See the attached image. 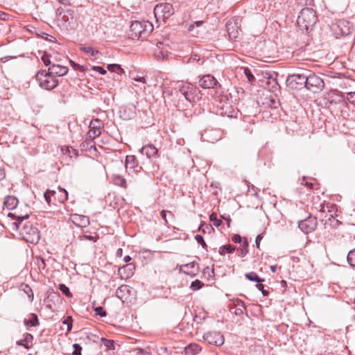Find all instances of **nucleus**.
<instances>
[{
  "label": "nucleus",
  "instance_id": "f257e3e1",
  "mask_svg": "<svg viewBox=\"0 0 355 355\" xmlns=\"http://www.w3.org/2000/svg\"><path fill=\"white\" fill-rule=\"evenodd\" d=\"M8 216L15 219L12 225L13 228L19 230L22 239L27 243L37 244L40 239V233L38 229L33 226L30 222H24V220L29 217L28 214L24 216L17 214V213L10 212Z\"/></svg>",
  "mask_w": 355,
  "mask_h": 355
},
{
  "label": "nucleus",
  "instance_id": "f03ea898",
  "mask_svg": "<svg viewBox=\"0 0 355 355\" xmlns=\"http://www.w3.org/2000/svg\"><path fill=\"white\" fill-rule=\"evenodd\" d=\"M317 21L318 16L316 12L310 8H303L297 20L300 28L306 31H308L309 29L312 30Z\"/></svg>",
  "mask_w": 355,
  "mask_h": 355
},
{
  "label": "nucleus",
  "instance_id": "7ed1b4c3",
  "mask_svg": "<svg viewBox=\"0 0 355 355\" xmlns=\"http://www.w3.org/2000/svg\"><path fill=\"white\" fill-rule=\"evenodd\" d=\"M130 35L132 39L137 37L144 40L146 38L153 30V26L148 21H135L130 25Z\"/></svg>",
  "mask_w": 355,
  "mask_h": 355
},
{
  "label": "nucleus",
  "instance_id": "20e7f679",
  "mask_svg": "<svg viewBox=\"0 0 355 355\" xmlns=\"http://www.w3.org/2000/svg\"><path fill=\"white\" fill-rule=\"evenodd\" d=\"M218 98L216 114L228 118L233 117L234 110L232 106V101L228 98L227 94L218 96Z\"/></svg>",
  "mask_w": 355,
  "mask_h": 355
},
{
  "label": "nucleus",
  "instance_id": "39448f33",
  "mask_svg": "<svg viewBox=\"0 0 355 355\" xmlns=\"http://www.w3.org/2000/svg\"><path fill=\"white\" fill-rule=\"evenodd\" d=\"M35 78L40 86L48 90L54 89L58 84V78L46 70L39 71Z\"/></svg>",
  "mask_w": 355,
  "mask_h": 355
},
{
  "label": "nucleus",
  "instance_id": "423d86ee",
  "mask_svg": "<svg viewBox=\"0 0 355 355\" xmlns=\"http://www.w3.org/2000/svg\"><path fill=\"white\" fill-rule=\"evenodd\" d=\"M324 87L323 80L313 73L306 71L305 87L313 93L321 92Z\"/></svg>",
  "mask_w": 355,
  "mask_h": 355
},
{
  "label": "nucleus",
  "instance_id": "0eeeda50",
  "mask_svg": "<svg viewBox=\"0 0 355 355\" xmlns=\"http://www.w3.org/2000/svg\"><path fill=\"white\" fill-rule=\"evenodd\" d=\"M178 90L185 99L189 102L195 101L200 98L199 89L191 83L180 85Z\"/></svg>",
  "mask_w": 355,
  "mask_h": 355
},
{
  "label": "nucleus",
  "instance_id": "6e6552de",
  "mask_svg": "<svg viewBox=\"0 0 355 355\" xmlns=\"http://www.w3.org/2000/svg\"><path fill=\"white\" fill-rule=\"evenodd\" d=\"M306 71L289 75L286 80V85L292 89H301L306 85Z\"/></svg>",
  "mask_w": 355,
  "mask_h": 355
},
{
  "label": "nucleus",
  "instance_id": "1a4fd4ad",
  "mask_svg": "<svg viewBox=\"0 0 355 355\" xmlns=\"http://www.w3.org/2000/svg\"><path fill=\"white\" fill-rule=\"evenodd\" d=\"M175 12L173 5L169 3H162L154 8V14L156 19L165 20L168 19Z\"/></svg>",
  "mask_w": 355,
  "mask_h": 355
},
{
  "label": "nucleus",
  "instance_id": "9d476101",
  "mask_svg": "<svg viewBox=\"0 0 355 355\" xmlns=\"http://www.w3.org/2000/svg\"><path fill=\"white\" fill-rule=\"evenodd\" d=\"M331 30L336 37L348 35L352 33V24L345 19H339L332 24Z\"/></svg>",
  "mask_w": 355,
  "mask_h": 355
},
{
  "label": "nucleus",
  "instance_id": "9b49d317",
  "mask_svg": "<svg viewBox=\"0 0 355 355\" xmlns=\"http://www.w3.org/2000/svg\"><path fill=\"white\" fill-rule=\"evenodd\" d=\"M317 226V217L311 215L306 218L298 221V227L304 234L313 232L316 230Z\"/></svg>",
  "mask_w": 355,
  "mask_h": 355
},
{
  "label": "nucleus",
  "instance_id": "f8f14e48",
  "mask_svg": "<svg viewBox=\"0 0 355 355\" xmlns=\"http://www.w3.org/2000/svg\"><path fill=\"white\" fill-rule=\"evenodd\" d=\"M89 128V130L87 132V136L89 138L96 139L101 135L102 130L104 128V124L101 119L96 118L90 121Z\"/></svg>",
  "mask_w": 355,
  "mask_h": 355
},
{
  "label": "nucleus",
  "instance_id": "ddd939ff",
  "mask_svg": "<svg viewBox=\"0 0 355 355\" xmlns=\"http://www.w3.org/2000/svg\"><path fill=\"white\" fill-rule=\"evenodd\" d=\"M203 339L210 345L221 346L223 345L225 338L219 331H208L204 334Z\"/></svg>",
  "mask_w": 355,
  "mask_h": 355
},
{
  "label": "nucleus",
  "instance_id": "4468645a",
  "mask_svg": "<svg viewBox=\"0 0 355 355\" xmlns=\"http://www.w3.org/2000/svg\"><path fill=\"white\" fill-rule=\"evenodd\" d=\"M199 85L203 89H216L220 87V85L216 78L211 74L203 75L200 77Z\"/></svg>",
  "mask_w": 355,
  "mask_h": 355
},
{
  "label": "nucleus",
  "instance_id": "2eb2a0df",
  "mask_svg": "<svg viewBox=\"0 0 355 355\" xmlns=\"http://www.w3.org/2000/svg\"><path fill=\"white\" fill-rule=\"evenodd\" d=\"M314 209H316L321 215H329L331 214H336L337 212L336 205L330 202L323 201L318 205H315Z\"/></svg>",
  "mask_w": 355,
  "mask_h": 355
},
{
  "label": "nucleus",
  "instance_id": "dca6fc26",
  "mask_svg": "<svg viewBox=\"0 0 355 355\" xmlns=\"http://www.w3.org/2000/svg\"><path fill=\"white\" fill-rule=\"evenodd\" d=\"M336 213L329 215L320 216V218L325 228H336L340 224V222L336 218Z\"/></svg>",
  "mask_w": 355,
  "mask_h": 355
},
{
  "label": "nucleus",
  "instance_id": "f3484780",
  "mask_svg": "<svg viewBox=\"0 0 355 355\" xmlns=\"http://www.w3.org/2000/svg\"><path fill=\"white\" fill-rule=\"evenodd\" d=\"M94 138H89L87 136L86 139L80 144V147L82 151L89 152L92 155H97V149L96 148V142Z\"/></svg>",
  "mask_w": 355,
  "mask_h": 355
},
{
  "label": "nucleus",
  "instance_id": "a211bd4d",
  "mask_svg": "<svg viewBox=\"0 0 355 355\" xmlns=\"http://www.w3.org/2000/svg\"><path fill=\"white\" fill-rule=\"evenodd\" d=\"M125 168L128 172L139 173L141 166L138 164V161L135 155H127L125 157Z\"/></svg>",
  "mask_w": 355,
  "mask_h": 355
},
{
  "label": "nucleus",
  "instance_id": "6ab92c4d",
  "mask_svg": "<svg viewBox=\"0 0 355 355\" xmlns=\"http://www.w3.org/2000/svg\"><path fill=\"white\" fill-rule=\"evenodd\" d=\"M239 19L232 18L226 23V31L230 39H236L239 35Z\"/></svg>",
  "mask_w": 355,
  "mask_h": 355
},
{
  "label": "nucleus",
  "instance_id": "aec40b11",
  "mask_svg": "<svg viewBox=\"0 0 355 355\" xmlns=\"http://www.w3.org/2000/svg\"><path fill=\"white\" fill-rule=\"evenodd\" d=\"M135 266L133 263H128L125 266L120 267L118 269V275L121 279H128L134 275Z\"/></svg>",
  "mask_w": 355,
  "mask_h": 355
},
{
  "label": "nucleus",
  "instance_id": "412c9836",
  "mask_svg": "<svg viewBox=\"0 0 355 355\" xmlns=\"http://www.w3.org/2000/svg\"><path fill=\"white\" fill-rule=\"evenodd\" d=\"M202 136L207 141L214 144L220 139L221 133L218 130H205Z\"/></svg>",
  "mask_w": 355,
  "mask_h": 355
},
{
  "label": "nucleus",
  "instance_id": "4be33fe9",
  "mask_svg": "<svg viewBox=\"0 0 355 355\" xmlns=\"http://www.w3.org/2000/svg\"><path fill=\"white\" fill-rule=\"evenodd\" d=\"M277 73L274 72L266 81V88L272 92H275L279 90L280 86L277 80Z\"/></svg>",
  "mask_w": 355,
  "mask_h": 355
},
{
  "label": "nucleus",
  "instance_id": "5701e85b",
  "mask_svg": "<svg viewBox=\"0 0 355 355\" xmlns=\"http://www.w3.org/2000/svg\"><path fill=\"white\" fill-rule=\"evenodd\" d=\"M57 15L60 20L64 22H67L69 19H73L74 16V11L70 8L64 9L62 7L56 10Z\"/></svg>",
  "mask_w": 355,
  "mask_h": 355
},
{
  "label": "nucleus",
  "instance_id": "b1692460",
  "mask_svg": "<svg viewBox=\"0 0 355 355\" xmlns=\"http://www.w3.org/2000/svg\"><path fill=\"white\" fill-rule=\"evenodd\" d=\"M141 152L143 155H146L149 159H154L159 157L158 149L153 144L144 146Z\"/></svg>",
  "mask_w": 355,
  "mask_h": 355
},
{
  "label": "nucleus",
  "instance_id": "393cba45",
  "mask_svg": "<svg viewBox=\"0 0 355 355\" xmlns=\"http://www.w3.org/2000/svg\"><path fill=\"white\" fill-rule=\"evenodd\" d=\"M33 336L29 333H24L23 338L16 342L17 345L22 346L26 349H29L33 347Z\"/></svg>",
  "mask_w": 355,
  "mask_h": 355
},
{
  "label": "nucleus",
  "instance_id": "a878e982",
  "mask_svg": "<svg viewBox=\"0 0 355 355\" xmlns=\"http://www.w3.org/2000/svg\"><path fill=\"white\" fill-rule=\"evenodd\" d=\"M48 72L55 77L56 76H62L67 74L68 72V68L60 64H52L49 68Z\"/></svg>",
  "mask_w": 355,
  "mask_h": 355
},
{
  "label": "nucleus",
  "instance_id": "bb28decb",
  "mask_svg": "<svg viewBox=\"0 0 355 355\" xmlns=\"http://www.w3.org/2000/svg\"><path fill=\"white\" fill-rule=\"evenodd\" d=\"M130 286L123 284L120 286L116 291V296L122 301L127 300L130 294Z\"/></svg>",
  "mask_w": 355,
  "mask_h": 355
},
{
  "label": "nucleus",
  "instance_id": "cd10ccee",
  "mask_svg": "<svg viewBox=\"0 0 355 355\" xmlns=\"http://www.w3.org/2000/svg\"><path fill=\"white\" fill-rule=\"evenodd\" d=\"M73 221L74 224L80 227H85L89 225V218L83 215H74Z\"/></svg>",
  "mask_w": 355,
  "mask_h": 355
},
{
  "label": "nucleus",
  "instance_id": "c85d7f7f",
  "mask_svg": "<svg viewBox=\"0 0 355 355\" xmlns=\"http://www.w3.org/2000/svg\"><path fill=\"white\" fill-rule=\"evenodd\" d=\"M24 324L27 327H37L40 325V322L37 314L30 313L28 319H25L24 321Z\"/></svg>",
  "mask_w": 355,
  "mask_h": 355
},
{
  "label": "nucleus",
  "instance_id": "c756f323",
  "mask_svg": "<svg viewBox=\"0 0 355 355\" xmlns=\"http://www.w3.org/2000/svg\"><path fill=\"white\" fill-rule=\"evenodd\" d=\"M18 204V199L12 196H7L5 200L3 205L8 209H14L16 208Z\"/></svg>",
  "mask_w": 355,
  "mask_h": 355
},
{
  "label": "nucleus",
  "instance_id": "7c9ffc66",
  "mask_svg": "<svg viewBox=\"0 0 355 355\" xmlns=\"http://www.w3.org/2000/svg\"><path fill=\"white\" fill-rule=\"evenodd\" d=\"M98 238V235L96 233H94V235H92L89 232H83L78 236V239L80 241L88 240L92 242H96Z\"/></svg>",
  "mask_w": 355,
  "mask_h": 355
},
{
  "label": "nucleus",
  "instance_id": "2f4dec72",
  "mask_svg": "<svg viewBox=\"0 0 355 355\" xmlns=\"http://www.w3.org/2000/svg\"><path fill=\"white\" fill-rule=\"evenodd\" d=\"M201 351V347L196 343L189 344L185 347L186 354L196 355Z\"/></svg>",
  "mask_w": 355,
  "mask_h": 355
},
{
  "label": "nucleus",
  "instance_id": "473e14b6",
  "mask_svg": "<svg viewBox=\"0 0 355 355\" xmlns=\"http://www.w3.org/2000/svg\"><path fill=\"white\" fill-rule=\"evenodd\" d=\"M236 249V246L231 244H227L220 247L218 252L220 255L224 256L226 253L232 254Z\"/></svg>",
  "mask_w": 355,
  "mask_h": 355
},
{
  "label": "nucleus",
  "instance_id": "72a5a7b5",
  "mask_svg": "<svg viewBox=\"0 0 355 355\" xmlns=\"http://www.w3.org/2000/svg\"><path fill=\"white\" fill-rule=\"evenodd\" d=\"M245 277L249 281L257 282V284L265 281L264 279L260 277L255 272H247L245 274Z\"/></svg>",
  "mask_w": 355,
  "mask_h": 355
},
{
  "label": "nucleus",
  "instance_id": "f704fd0d",
  "mask_svg": "<svg viewBox=\"0 0 355 355\" xmlns=\"http://www.w3.org/2000/svg\"><path fill=\"white\" fill-rule=\"evenodd\" d=\"M113 182L114 184L123 187L124 189L127 188V182L126 180L121 175H116L113 177Z\"/></svg>",
  "mask_w": 355,
  "mask_h": 355
},
{
  "label": "nucleus",
  "instance_id": "c9c22d12",
  "mask_svg": "<svg viewBox=\"0 0 355 355\" xmlns=\"http://www.w3.org/2000/svg\"><path fill=\"white\" fill-rule=\"evenodd\" d=\"M56 192L55 191H51V190H47L44 193V199L46 200V202H47V204L49 205H50L51 203L53 204V205H55V202H52V198H53L54 199L56 198Z\"/></svg>",
  "mask_w": 355,
  "mask_h": 355
},
{
  "label": "nucleus",
  "instance_id": "e433bc0d",
  "mask_svg": "<svg viewBox=\"0 0 355 355\" xmlns=\"http://www.w3.org/2000/svg\"><path fill=\"white\" fill-rule=\"evenodd\" d=\"M107 69L111 71L114 72L118 74H121L122 73H124V70L121 67L119 64H108L107 67Z\"/></svg>",
  "mask_w": 355,
  "mask_h": 355
},
{
  "label": "nucleus",
  "instance_id": "4c0bfd02",
  "mask_svg": "<svg viewBox=\"0 0 355 355\" xmlns=\"http://www.w3.org/2000/svg\"><path fill=\"white\" fill-rule=\"evenodd\" d=\"M163 44L162 43H158L157 44V49L155 50V56L158 57V58H162L163 59L166 58L167 57V51H163L162 49H161V46H162Z\"/></svg>",
  "mask_w": 355,
  "mask_h": 355
},
{
  "label": "nucleus",
  "instance_id": "58836bf2",
  "mask_svg": "<svg viewBox=\"0 0 355 355\" xmlns=\"http://www.w3.org/2000/svg\"><path fill=\"white\" fill-rule=\"evenodd\" d=\"M80 50L86 53H89L91 56L96 57L97 55L100 54V52L98 50L94 49L92 46H83L80 48Z\"/></svg>",
  "mask_w": 355,
  "mask_h": 355
},
{
  "label": "nucleus",
  "instance_id": "ea45409f",
  "mask_svg": "<svg viewBox=\"0 0 355 355\" xmlns=\"http://www.w3.org/2000/svg\"><path fill=\"white\" fill-rule=\"evenodd\" d=\"M62 322L63 324H66L67 327V332H70L72 329L73 327V318L71 316L69 315L66 318H64L62 320Z\"/></svg>",
  "mask_w": 355,
  "mask_h": 355
},
{
  "label": "nucleus",
  "instance_id": "a19ab883",
  "mask_svg": "<svg viewBox=\"0 0 355 355\" xmlns=\"http://www.w3.org/2000/svg\"><path fill=\"white\" fill-rule=\"evenodd\" d=\"M347 262L352 268H355V248L350 250L347 254Z\"/></svg>",
  "mask_w": 355,
  "mask_h": 355
},
{
  "label": "nucleus",
  "instance_id": "79ce46f5",
  "mask_svg": "<svg viewBox=\"0 0 355 355\" xmlns=\"http://www.w3.org/2000/svg\"><path fill=\"white\" fill-rule=\"evenodd\" d=\"M202 273L204 277L209 280L214 276V270L207 266L204 268Z\"/></svg>",
  "mask_w": 355,
  "mask_h": 355
},
{
  "label": "nucleus",
  "instance_id": "37998d69",
  "mask_svg": "<svg viewBox=\"0 0 355 355\" xmlns=\"http://www.w3.org/2000/svg\"><path fill=\"white\" fill-rule=\"evenodd\" d=\"M204 283H202L201 281L198 279H196L195 281H193L191 284L190 288L193 291H198L200 288H202L204 286Z\"/></svg>",
  "mask_w": 355,
  "mask_h": 355
},
{
  "label": "nucleus",
  "instance_id": "c03bdc74",
  "mask_svg": "<svg viewBox=\"0 0 355 355\" xmlns=\"http://www.w3.org/2000/svg\"><path fill=\"white\" fill-rule=\"evenodd\" d=\"M21 290L24 291L25 293L27 294L28 297L33 300V292L31 288L26 284H23L21 286Z\"/></svg>",
  "mask_w": 355,
  "mask_h": 355
},
{
  "label": "nucleus",
  "instance_id": "a18cd8bd",
  "mask_svg": "<svg viewBox=\"0 0 355 355\" xmlns=\"http://www.w3.org/2000/svg\"><path fill=\"white\" fill-rule=\"evenodd\" d=\"M59 289L67 297H72V293L70 292L69 288L65 284H59Z\"/></svg>",
  "mask_w": 355,
  "mask_h": 355
},
{
  "label": "nucleus",
  "instance_id": "49530a36",
  "mask_svg": "<svg viewBox=\"0 0 355 355\" xmlns=\"http://www.w3.org/2000/svg\"><path fill=\"white\" fill-rule=\"evenodd\" d=\"M66 148V153H68L69 155L71 157L73 155L75 157H78L79 154H78V150L72 148V147H69V146H67L65 147Z\"/></svg>",
  "mask_w": 355,
  "mask_h": 355
},
{
  "label": "nucleus",
  "instance_id": "de8ad7c7",
  "mask_svg": "<svg viewBox=\"0 0 355 355\" xmlns=\"http://www.w3.org/2000/svg\"><path fill=\"white\" fill-rule=\"evenodd\" d=\"M102 343L107 349H112L114 348V342L112 340L103 338L102 339Z\"/></svg>",
  "mask_w": 355,
  "mask_h": 355
},
{
  "label": "nucleus",
  "instance_id": "09e8293b",
  "mask_svg": "<svg viewBox=\"0 0 355 355\" xmlns=\"http://www.w3.org/2000/svg\"><path fill=\"white\" fill-rule=\"evenodd\" d=\"M195 239L196 240V241L201 245V246L202 247V248L207 250V245L206 244V243L204 241V239L202 237V235L200 234H196L195 236Z\"/></svg>",
  "mask_w": 355,
  "mask_h": 355
},
{
  "label": "nucleus",
  "instance_id": "8fccbe9b",
  "mask_svg": "<svg viewBox=\"0 0 355 355\" xmlns=\"http://www.w3.org/2000/svg\"><path fill=\"white\" fill-rule=\"evenodd\" d=\"M346 99L349 103L355 105V92H347L346 94Z\"/></svg>",
  "mask_w": 355,
  "mask_h": 355
},
{
  "label": "nucleus",
  "instance_id": "3c124183",
  "mask_svg": "<svg viewBox=\"0 0 355 355\" xmlns=\"http://www.w3.org/2000/svg\"><path fill=\"white\" fill-rule=\"evenodd\" d=\"M230 312L234 313L236 315H241L243 313V309L240 307H236L235 306L230 307Z\"/></svg>",
  "mask_w": 355,
  "mask_h": 355
},
{
  "label": "nucleus",
  "instance_id": "603ef678",
  "mask_svg": "<svg viewBox=\"0 0 355 355\" xmlns=\"http://www.w3.org/2000/svg\"><path fill=\"white\" fill-rule=\"evenodd\" d=\"M60 192H61V196L59 197V201L60 202H64L65 200L68 199V192L64 189L60 188Z\"/></svg>",
  "mask_w": 355,
  "mask_h": 355
},
{
  "label": "nucleus",
  "instance_id": "864d4df0",
  "mask_svg": "<svg viewBox=\"0 0 355 355\" xmlns=\"http://www.w3.org/2000/svg\"><path fill=\"white\" fill-rule=\"evenodd\" d=\"M94 311H95L96 315H98L101 317H105L107 315L106 311L104 310V309L102 306L96 307Z\"/></svg>",
  "mask_w": 355,
  "mask_h": 355
},
{
  "label": "nucleus",
  "instance_id": "5fc2aeb1",
  "mask_svg": "<svg viewBox=\"0 0 355 355\" xmlns=\"http://www.w3.org/2000/svg\"><path fill=\"white\" fill-rule=\"evenodd\" d=\"M233 305L236 307H240L243 309H246L244 302L240 299H236V300H234Z\"/></svg>",
  "mask_w": 355,
  "mask_h": 355
},
{
  "label": "nucleus",
  "instance_id": "6e6d98bb",
  "mask_svg": "<svg viewBox=\"0 0 355 355\" xmlns=\"http://www.w3.org/2000/svg\"><path fill=\"white\" fill-rule=\"evenodd\" d=\"M211 229H212L211 225L205 223L201 224L198 227V230L202 231L204 233H205L207 231L209 232Z\"/></svg>",
  "mask_w": 355,
  "mask_h": 355
},
{
  "label": "nucleus",
  "instance_id": "4d7b16f0",
  "mask_svg": "<svg viewBox=\"0 0 355 355\" xmlns=\"http://www.w3.org/2000/svg\"><path fill=\"white\" fill-rule=\"evenodd\" d=\"M167 213H168L170 215L173 216V213L171 211L162 210L161 211V213H160L161 217H162V218L163 219V220L164 222V225H166V226L168 225V220L166 219V214Z\"/></svg>",
  "mask_w": 355,
  "mask_h": 355
},
{
  "label": "nucleus",
  "instance_id": "13d9d810",
  "mask_svg": "<svg viewBox=\"0 0 355 355\" xmlns=\"http://www.w3.org/2000/svg\"><path fill=\"white\" fill-rule=\"evenodd\" d=\"M73 352L71 355H81L82 347L79 344H73Z\"/></svg>",
  "mask_w": 355,
  "mask_h": 355
},
{
  "label": "nucleus",
  "instance_id": "bf43d9fd",
  "mask_svg": "<svg viewBox=\"0 0 355 355\" xmlns=\"http://www.w3.org/2000/svg\"><path fill=\"white\" fill-rule=\"evenodd\" d=\"M42 62H44L45 66H49L51 64L50 55L46 53H44V55L41 58Z\"/></svg>",
  "mask_w": 355,
  "mask_h": 355
},
{
  "label": "nucleus",
  "instance_id": "052dcab7",
  "mask_svg": "<svg viewBox=\"0 0 355 355\" xmlns=\"http://www.w3.org/2000/svg\"><path fill=\"white\" fill-rule=\"evenodd\" d=\"M256 288L261 291L263 296H268L269 294V292L267 290L264 289V286L262 284V283H258L256 285Z\"/></svg>",
  "mask_w": 355,
  "mask_h": 355
},
{
  "label": "nucleus",
  "instance_id": "680f3d73",
  "mask_svg": "<svg viewBox=\"0 0 355 355\" xmlns=\"http://www.w3.org/2000/svg\"><path fill=\"white\" fill-rule=\"evenodd\" d=\"M244 73H245V75L247 77L248 80L250 82H252V81L255 80V78H254V76H253V74L252 73V72L250 71V69H245Z\"/></svg>",
  "mask_w": 355,
  "mask_h": 355
},
{
  "label": "nucleus",
  "instance_id": "e2e57ef3",
  "mask_svg": "<svg viewBox=\"0 0 355 355\" xmlns=\"http://www.w3.org/2000/svg\"><path fill=\"white\" fill-rule=\"evenodd\" d=\"M92 70L98 72L99 73L102 75H105L107 73V71L100 66H92Z\"/></svg>",
  "mask_w": 355,
  "mask_h": 355
},
{
  "label": "nucleus",
  "instance_id": "0e129e2a",
  "mask_svg": "<svg viewBox=\"0 0 355 355\" xmlns=\"http://www.w3.org/2000/svg\"><path fill=\"white\" fill-rule=\"evenodd\" d=\"M203 23H204L203 21H195L193 24H191L189 26V28H188L189 31H190V32L193 31V30L194 29L195 26H197V27L201 26L203 24Z\"/></svg>",
  "mask_w": 355,
  "mask_h": 355
},
{
  "label": "nucleus",
  "instance_id": "69168bd1",
  "mask_svg": "<svg viewBox=\"0 0 355 355\" xmlns=\"http://www.w3.org/2000/svg\"><path fill=\"white\" fill-rule=\"evenodd\" d=\"M231 239L235 243H241L243 238H242L241 235L236 234L232 236Z\"/></svg>",
  "mask_w": 355,
  "mask_h": 355
},
{
  "label": "nucleus",
  "instance_id": "338daca9",
  "mask_svg": "<svg viewBox=\"0 0 355 355\" xmlns=\"http://www.w3.org/2000/svg\"><path fill=\"white\" fill-rule=\"evenodd\" d=\"M70 63L71 64V66L74 68V69H78L80 71H85V67L84 66H81L78 64H76L72 60H70Z\"/></svg>",
  "mask_w": 355,
  "mask_h": 355
},
{
  "label": "nucleus",
  "instance_id": "774afa93",
  "mask_svg": "<svg viewBox=\"0 0 355 355\" xmlns=\"http://www.w3.org/2000/svg\"><path fill=\"white\" fill-rule=\"evenodd\" d=\"M136 355H151V354L149 352L146 351L143 349H137Z\"/></svg>",
  "mask_w": 355,
  "mask_h": 355
}]
</instances>
